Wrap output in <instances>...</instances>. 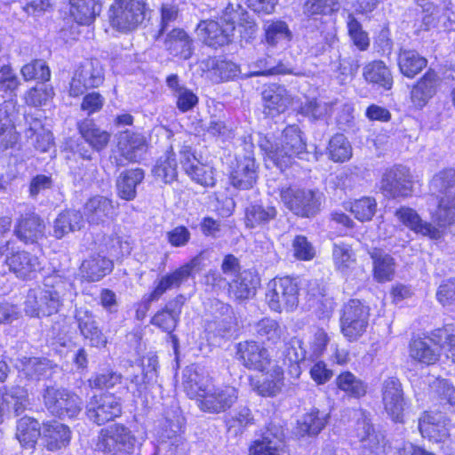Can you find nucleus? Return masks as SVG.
Masks as SVG:
<instances>
[{
    "label": "nucleus",
    "mask_w": 455,
    "mask_h": 455,
    "mask_svg": "<svg viewBox=\"0 0 455 455\" xmlns=\"http://www.w3.org/2000/svg\"><path fill=\"white\" fill-rule=\"evenodd\" d=\"M262 150L266 153V162L281 171L289 167L294 157L301 158V155L306 153L307 144L302 138V132L298 125H288L283 131L279 142L273 144L267 138L259 143Z\"/></svg>",
    "instance_id": "f257e3e1"
},
{
    "label": "nucleus",
    "mask_w": 455,
    "mask_h": 455,
    "mask_svg": "<svg viewBox=\"0 0 455 455\" xmlns=\"http://www.w3.org/2000/svg\"><path fill=\"white\" fill-rule=\"evenodd\" d=\"M0 257H4V264L9 271L19 279H32L44 268L39 257L28 251L20 250L12 239L0 244Z\"/></svg>",
    "instance_id": "f03ea898"
},
{
    "label": "nucleus",
    "mask_w": 455,
    "mask_h": 455,
    "mask_svg": "<svg viewBox=\"0 0 455 455\" xmlns=\"http://www.w3.org/2000/svg\"><path fill=\"white\" fill-rule=\"evenodd\" d=\"M148 10L147 0H114L108 9L110 26L122 33L133 31L143 23Z\"/></svg>",
    "instance_id": "7ed1b4c3"
},
{
    "label": "nucleus",
    "mask_w": 455,
    "mask_h": 455,
    "mask_svg": "<svg viewBox=\"0 0 455 455\" xmlns=\"http://www.w3.org/2000/svg\"><path fill=\"white\" fill-rule=\"evenodd\" d=\"M237 13L233 12V4L224 9L220 20L201 21L196 31L205 44L218 48L228 44L233 40Z\"/></svg>",
    "instance_id": "20e7f679"
},
{
    "label": "nucleus",
    "mask_w": 455,
    "mask_h": 455,
    "mask_svg": "<svg viewBox=\"0 0 455 455\" xmlns=\"http://www.w3.org/2000/svg\"><path fill=\"white\" fill-rule=\"evenodd\" d=\"M204 252L201 251L174 271L164 275L148 295L147 303L158 300L167 291L179 289L190 277L194 278L196 273H200L204 268Z\"/></svg>",
    "instance_id": "39448f33"
},
{
    "label": "nucleus",
    "mask_w": 455,
    "mask_h": 455,
    "mask_svg": "<svg viewBox=\"0 0 455 455\" xmlns=\"http://www.w3.org/2000/svg\"><path fill=\"white\" fill-rule=\"evenodd\" d=\"M60 306L59 288L52 284V278H47L44 287L28 292L24 311L31 317L49 316L56 314Z\"/></svg>",
    "instance_id": "423d86ee"
},
{
    "label": "nucleus",
    "mask_w": 455,
    "mask_h": 455,
    "mask_svg": "<svg viewBox=\"0 0 455 455\" xmlns=\"http://www.w3.org/2000/svg\"><path fill=\"white\" fill-rule=\"evenodd\" d=\"M138 441L133 433L124 425H114L102 429L97 448L103 455H132Z\"/></svg>",
    "instance_id": "0eeeda50"
},
{
    "label": "nucleus",
    "mask_w": 455,
    "mask_h": 455,
    "mask_svg": "<svg viewBox=\"0 0 455 455\" xmlns=\"http://www.w3.org/2000/svg\"><path fill=\"white\" fill-rule=\"evenodd\" d=\"M42 395L46 409L60 419L75 418L82 410L81 398L66 388L46 386Z\"/></svg>",
    "instance_id": "6e6552de"
},
{
    "label": "nucleus",
    "mask_w": 455,
    "mask_h": 455,
    "mask_svg": "<svg viewBox=\"0 0 455 455\" xmlns=\"http://www.w3.org/2000/svg\"><path fill=\"white\" fill-rule=\"evenodd\" d=\"M283 204L294 214L311 218L320 212L321 193L296 187L283 188L280 191Z\"/></svg>",
    "instance_id": "1a4fd4ad"
},
{
    "label": "nucleus",
    "mask_w": 455,
    "mask_h": 455,
    "mask_svg": "<svg viewBox=\"0 0 455 455\" xmlns=\"http://www.w3.org/2000/svg\"><path fill=\"white\" fill-rule=\"evenodd\" d=\"M299 290L297 283L285 276L275 278L268 283L266 300L271 310L281 313L291 312L299 305Z\"/></svg>",
    "instance_id": "9d476101"
},
{
    "label": "nucleus",
    "mask_w": 455,
    "mask_h": 455,
    "mask_svg": "<svg viewBox=\"0 0 455 455\" xmlns=\"http://www.w3.org/2000/svg\"><path fill=\"white\" fill-rule=\"evenodd\" d=\"M369 307L359 299H350L344 305L340 318L341 331L350 341L356 340L366 331L369 322Z\"/></svg>",
    "instance_id": "9b49d317"
},
{
    "label": "nucleus",
    "mask_w": 455,
    "mask_h": 455,
    "mask_svg": "<svg viewBox=\"0 0 455 455\" xmlns=\"http://www.w3.org/2000/svg\"><path fill=\"white\" fill-rule=\"evenodd\" d=\"M238 399V390L230 385L212 384L204 396L199 398L197 407L204 412L219 414L229 410Z\"/></svg>",
    "instance_id": "f8f14e48"
},
{
    "label": "nucleus",
    "mask_w": 455,
    "mask_h": 455,
    "mask_svg": "<svg viewBox=\"0 0 455 455\" xmlns=\"http://www.w3.org/2000/svg\"><path fill=\"white\" fill-rule=\"evenodd\" d=\"M122 413L121 399L113 394L95 395L85 406V414L89 420L101 426Z\"/></svg>",
    "instance_id": "ddd939ff"
},
{
    "label": "nucleus",
    "mask_w": 455,
    "mask_h": 455,
    "mask_svg": "<svg viewBox=\"0 0 455 455\" xmlns=\"http://www.w3.org/2000/svg\"><path fill=\"white\" fill-rule=\"evenodd\" d=\"M104 81V68L97 59L86 60L74 73L69 86V94L77 97L87 89L97 88Z\"/></svg>",
    "instance_id": "4468645a"
},
{
    "label": "nucleus",
    "mask_w": 455,
    "mask_h": 455,
    "mask_svg": "<svg viewBox=\"0 0 455 455\" xmlns=\"http://www.w3.org/2000/svg\"><path fill=\"white\" fill-rule=\"evenodd\" d=\"M412 180L408 168L395 165L387 170L380 181V189L386 196L396 199L411 196Z\"/></svg>",
    "instance_id": "2eb2a0df"
},
{
    "label": "nucleus",
    "mask_w": 455,
    "mask_h": 455,
    "mask_svg": "<svg viewBox=\"0 0 455 455\" xmlns=\"http://www.w3.org/2000/svg\"><path fill=\"white\" fill-rule=\"evenodd\" d=\"M381 395L387 416L394 422L403 423L407 402L400 380L395 377L385 379L381 387Z\"/></svg>",
    "instance_id": "dca6fc26"
},
{
    "label": "nucleus",
    "mask_w": 455,
    "mask_h": 455,
    "mask_svg": "<svg viewBox=\"0 0 455 455\" xmlns=\"http://www.w3.org/2000/svg\"><path fill=\"white\" fill-rule=\"evenodd\" d=\"M180 163L185 172L196 183L204 187H213L216 182L214 168L202 164L188 145L179 147Z\"/></svg>",
    "instance_id": "f3484780"
},
{
    "label": "nucleus",
    "mask_w": 455,
    "mask_h": 455,
    "mask_svg": "<svg viewBox=\"0 0 455 455\" xmlns=\"http://www.w3.org/2000/svg\"><path fill=\"white\" fill-rule=\"evenodd\" d=\"M235 355L236 359L249 370L265 371L271 363L267 349L254 340L239 342Z\"/></svg>",
    "instance_id": "a211bd4d"
},
{
    "label": "nucleus",
    "mask_w": 455,
    "mask_h": 455,
    "mask_svg": "<svg viewBox=\"0 0 455 455\" xmlns=\"http://www.w3.org/2000/svg\"><path fill=\"white\" fill-rule=\"evenodd\" d=\"M44 220L35 212L20 214L15 220L13 235L25 244L36 243L45 234Z\"/></svg>",
    "instance_id": "6ab92c4d"
},
{
    "label": "nucleus",
    "mask_w": 455,
    "mask_h": 455,
    "mask_svg": "<svg viewBox=\"0 0 455 455\" xmlns=\"http://www.w3.org/2000/svg\"><path fill=\"white\" fill-rule=\"evenodd\" d=\"M284 435L281 426L269 423L262 435L250 446V455H282Z\"/></svg>",
    "instance_id": "aec40b11"
},
{
    "label": "nucleus",
    "mask_w": 455,
    "mask_h": 455,
    "mask_svg": "<svg viewBox=\"0 0 455 455\" xmlns=\"http://www.w3.org/2000/svg\"><path fill=\"white\" fill-rule=\"evenodd\" d=\"M258 180V165L251 152L239 155L236 164L230 173V181L233 187L238 189L251 188Z\"/></svg>",
    "instance_id": "412c9836"
},
{
    "label": "nucleus",
    "mask_w": 455,
    "mask_h": 455,
    "mask_svg": "<svg viewBox=\"0 0 455 455\" xmlns=\"http://www.w3.org/2000/svg\"><path fill=\"white\" fill-rule=\"evenodd\" d=\"M332 261L335 270L346 280L354 279L360 272L356 254L352 245L344 243H334L332 246Z\"/></svg>",
    "instance_id": "4be33fe9"
},
{
    "label": "nucleus",
    "mask_w": 455,
    "mask_h": 455,
    "mask_svg": "<svg viewBox=\"0 0 455 455\" xmlns=\"http://www.w3.org/2000/svg\"><path fill=\"white\" fill-rule=\"evenodd\" d=\"M450 420L439 411L425 412L419 419V429L423 437L433 442H443L450 435Z\"/></svg>",
    "instance_id": "5701e85b"
},
{
    "label": "nucleus",
    "mask_w": 455,
    "mask_h": 455,
    "mask_svg": "<svg viewBox=\"0 0 455 455\" xmlns=\"http://www.w3.org/2000/svg\"><path fill=\"white\" fill-rule=\"evenodd\" d=\"M75 318L81 335L89 340L90 346L102 348L108 344V338L99 328L92 313L85 308L76 310Z\"/></svg>",
    "instance_id": "b1692460"
},
{
    "label": "nucleus",
    "mask_w": 455,
    "mask_h": 455,
    "mask_svg": "<svg viewBox=\"0 0 455 455\" xmlns=\"http://www.w3.org/2000/svg\"><path fill=\"white\" fill-rule=\"evenodd\" d=\"M212 384L210 376L197 366H188L182 372L184 391L190 398H196V404L198 403L199 398L204 396V394L206 393Z\"/></svg>",
    "instance_id": "393cba45"
},
{
    "label": "nucleus",
    "mask_w": 455,
    "mask_h": 455,
    "mask_svg": "<svg viewBox=\"0 0 455 455\" xmlns=\"http://www.w3.org/2000/svg\"><path fill=\"white\" fill-rule=\"evenodd\" d=\"M441 79L438 74L428 69L412 86L411 100L417 108H423L437 92Z\"/></svg>",
    "instance_id": "a878e982"
},
{
    "label": "nucleus",
    "mask_w": 455,
    "mask_h": 455,
    "mask_svg": "<svg viewBox=\"0 0 455 455\" xmlns=\"http://www.w3.org/2000/svg\"><path fill=\"white\" fill-rule=\"evenodd\" d=\"M395 216L400 222L417 234L435 240L440 239L443 235L440 228L434 227L431 223L423 221L417 212L410 207H400L395 211Z\"/></svg>",
    "instance_id": "bb28decb"
},
{
    "label": "nucleus",
    "mask_w": 455,
    "mask_h": 455,
    "mask_svg": "<svg viewBox=\"0 0 455 455\" xmlns=\"http://www.w3.org/2000/svg\"><path fill=\"white\" fill-rule=\"evenodd\" d=\"M363 77L367 84L384 92L390 91L394 84L390 68L380 60L366 63L363 68Z\"/></svg>",
    "instance_id": "cd10ccee"
},
{
    "label": "nucleus",
    "mask_w": 455,
    "mask_h": 455,
    "mask_svg": "<svg viewBox=\"0 0 455 455\" xmlns=\"http://www.w3.org/2000/svg\"><path fill=\"white\" fill-rule=\"evenodd\" d=\"M264 114L268 116H275L283 113L291 103V96L284 86L270 84L261 93Z\"/></svg>",
    "instance_id": "c85d7f7f"
},
{
    "label": "nucleus",
    "mask_w": 455,
    "mask_h": 455,
    "mask_svg": "<svg viewBox=\"0 0 455 455\" xmlns=\"http://www.w3.org/2000/svg\"><path fill=\"white\" fill-rule=\"evenodd\" d=\"M259 278L251 270H243L228 283V294L236 300L249 299L255 294Z\"/></svg>",
    "instance_id": "c756f323"
},
{
    "label": "nucleus",
    "mask_w": 455,
    "mask_h": 455,
    "mask_svg": "<svg viewBox=\"0 0 455 455\" xmlns=\"http://www.w3.org/2000/svg\"><path fill=\"white\" fill-rule=\"evenodd\" d=\"M117 148L126 160L138 162L146 149V140L140 133L125 130L119 134Z\"/></svg>",
    "instance_id": "7c9ffc66"
},
{
    "label": "nucleus",
    "mask_w": 455,
    "mask_h": 455,
    "mask_svg": "<svg viewBox=\"0 0 455 455\" xmlns=\"http://www.w3.org/2000/svg\"><path fill=\"white\" fill-rule=\"evenodd\" d=\"M77 128L92 151L100 152L108 145L110 133L100 128L92 119H84L77 124Z\"/></svg>",
    "instance_id": "2f4dec72"
},
{
    "label": "nucleus",
    "mask_w": 455,
    "mask_h": 455,
    "mask_svg": "<svg viewBox=\"0 0 455 455\" xmlns=\"http://www.w3.org/2000/svg\"><path fill=\"white\" fill-rule=\"evenodd\" d=\"M42 438L46 449L53 451L68 445L71 431L68 426L52 421L44 425Z\"/></svg>",
    "instance_id": "473e14b6"
},
{
    "label": "nucleus",
    "mask_w": 455,
    "mask_h": 455,
    "mask_svg": "<svg viewBox=\"0 0 455 455\" xmlns=\"http://www.w3.org/2000/svg\"><path fill=\"white\" fill-rule=\"evenodd\" d=\"M277 216L275 206L263 202H254L245 208L244 223L247 228H256L267 225Z\"/></svg>",
    "instance_id": "72a5a7b5"
},
{
    "label": "nucleus",
    "mask_w": 455,
    "mask_h": 455,
    "mask_svg": "<svg viewBox=\"0 0 455 455\" xmlns=\"http://www.w3.org/2000/svg\"><path fill=\"white\" fill-rule=\"evenodd\" d=\"M409 354L413 360L420 363L430 365L439 360L441 349L436 344L426 337H418L412 339L410 342Z\"/></svg>",
    "instance_id": "f704fd0d"
},
{
    "label": "nucleus",
    "mask_w": 455,
    "mask_h": 455,
    "mask_svg": "<svg viewBox=\"0 0 455 455\" xmlns=\"http://www.w3.org/2000/svg\"><path fill=\"white\" fill-rule=\"evenodd\" d=\"M144 171L140 168L126 170L116 180V192L121 199L133 200L137 196V187L144 180Z\"/></svg>",
    "instance_id": "c9c22d12"
},
{
    "label": "nucleus",
    "mask_w": 455,
    "mask_h": 455,
    "mask_svg": "<svg viewBox=\"0 0 455 455\" xmlns=\"http://www.w3.org/2000/svg\"><path fill=\"white\" fill-rule=\"evenodd\" d=\"M112 268V260L107 259L105 256L96 254L83 261L80 271L85 280L97 282L110 273Z\"/></svg>",
    "instance_id": "e433bc0d"
},
{
    "label": "nucleus",
    "mask_w": 455,
    "mask_h": 455,
    "mask_svg": "<svg viewBox=\"0 0 455 455\" xmlns=\"http://www.w3.org/2000/svg\"><path fill=\"white\" fill-rule=\"evenodd\" d=\"M166 84L176 98L177 108L183 113L192 110L198 104V97L188 88L180 84L176 74L166 78Z\"/></svg>",
    "instance_id": "4c0bfd02"
},
{
    "label": "nucleus",
    "mask_w": 455,
    "mask_h": 455,
    "mask_svg": "<svg viewBox=\"0 0 455 455\" xmlns=\"http://www.w3.org/2000/svg\"><path fill=\"white\" fill-rule=\"evenodd\" d=\"M249 68L248 76H268L293 73L291 66L284 64L281 60L276 61L270 56L259 58L249 65Z\"/></svg>",
    "instance_id": "58836bf2"
},
{
    "label": "nucleus",
    "mask_w": 455,
    "mask_h": 455,
    "mask_svg": "<svg viewBox=\"0 0 455 455\" xmlns=\"http://www.w3.org/2000/svg\"><path fill=\"white\" fill-rule=\"evenodd\" d=\"M69 12L76 23L89 26L100 15L101 4L95 0H70Z\"/></svg>",
    "instance_id": "ea45409f"
},
{
    "label": "nucleus",
    "mask_w": 455,
    "mask_h": 455,
    "mask_svg": "<svg viewBox=\"0 0 455 455\" xmlns=\"http://www.w3.org/2000/svg\"><path fill=\"white\" fill-rule=\"evenodd\" d=\"M164 45L171 54L181 59L188 60L192 55V40L183 29L173 28L168 32Z\"/></svg>",
    "instance_id": "a19ab883"
},
{
    "label": "nucleus",
    "mask_w": 455,
    "mask_h": 455,
    "mask_svg": "<svg viewBox=\"0 0 455 455\" xmlns=\"http://www.w3.org/2000/svg\"><path fill=\"white\" fill-rule=\"evenodd\" d=\"M84 225L83 214L76 210L60 212L53 222V236L61 239L66 235L80 230Z\"/></svg>",
    "instance_id": "79ce46f5"
},
{
    "label": "nucleus",
    "mask_w": 455,
    "mask_h": 455,
    "mask_svg": "<svg viewBox=\"0 0 455 455\" xmlns=\"http://www.w3.org/2000/svg\"><path fill=\"white\" fill-rule=\"evenodd\" d=\"M41 435L40 423L36 419L23 417L18 420L15 436L22 447L34 448Z\"/></svg>",
    "instance_id": "37998d69"
},
{
    "label": "nucleus",
    "mask_w": 455,
    "mask_h": 455,
    "mask_svg": "<svg viewBox=\"0 0 455 455\" xmlns=\"http://www.w3.org/2000/svg\"><path fill=\"white\" fill-rule=\"evenodd\" d=\"M264 31L265 42L271 48H284L292 37L288 25L282 20L266 22Z\"/></svg>",
    "instance_id": "c03bdc74"
},
{
    "label": "nucleus",
    "mask_w": 455,
    "mask_h": 455,
    "mask_svg": "<svg viewBox=\"0 0 455 455\" xmlns=\"http://www.w3.org/2000/svg\"><path fill=\"white\" fill-rule=\"evenodd\" d=\"M401 74L413 78L427 65V60L414 50H401L397 58Z\"/></svg>",
    "instance_id": "a18cd8bd"
},
{
    "label": "nucleus",
    "mask_w": 455,
    "mask_h": 455,
    "mask_svg": "<svg viewBox=\"0 0 455 455\" xmlns=\"http://www.w3.org/2000/svg\"><path fill=\"white\" fill-rule=\"evenodd\" d=\"M84 212L90 223L104 222L113 212L112 201L102 196H93L85 204Z\"/></svg>",
    "instance_id": "49530a36"
},
{
    "label": "nucleus",
    "mask_w": 455,
    "mask_h": 455,
    "mask_svg": "<svg viewBox=\"0 0 455 455\" xmlns=\"http://www.w3.org/2000/svg\"><path fill=\"white\" fill-rule=\"evenodd\" d=\"M429 188L437 198H455V170L445 169L439 172L433 177Z\"/></svg>",
    "instance_id": "de8ad7c7"
},
{
    "label": "nucleus",
    "mask_w": 455,
    "mask_h": 455,
    "mask_svg": "<svg viewBox=\"0 0 455 455\" xmlns=\"http://www.w3.org/2000/svg\"><path fill=\"white\" fill-rule=\"evenodd\" d=\"M373 262V276L379 282L390 281L395 274V259L381 250L374 249L370 252Z\"/></svg>",
    "instance_id": "09e8293b"
},
{
    "label": "nucleus",
    "mask_w": 455,
    "mask_h": 455,
    "mask_svg": "<svg viewBox=\"0 0 455 455\" xmlns=\"http://www.w3.org/2000/svg\"><path fill=\"white\" fill-rule=\"evenodd\" d=\"M18 361L20 364H17V367L30 379L47 376L48 371L57 367L55 363L47 358L23 356Z\"/></svg>",
    "instance_id": "8fccbe9b"
},
{
    "label": "nucleus",
    "mask_w": 455,
    "mask_h": 455,
    "mask_svg": "<svg viewBox=\"0 0 455 455\" xmlns=\"http://www.w3.org/2000/svg\"><path fill=\"white\" fill-rule=\"evenodd\" d=\"M335 382L338 388L349 397L359 399L367 393V384L350 371L341 372Z\"/></svg>",
    "instance_id": "3c124183"
},
{
    "label": "nucleus",
    "mask_w": 455,
    "mask_h": 455,
    "mask_svg": "<svg viewBox=\"0 0 455 455\" xmlns=\"http://www.w3.org/2000/svg\"><path fill=\"white\" fill-rule=\"evenodd\" d=\"M328 414L320 411L318 409H313L309 413L303 416L299 422V433L304 435H317L325 427L328 420Z\"/></svg>",
    "instance_id": "603ef678"
},
{
    "label": "nucleus",
    "mask_w": 455,
    "mask_h": 455,
    "mask_svg": "<svg viewBox=\"0 0 455 455\" xmlns=\"http://www.w3.org/2000/svg\"><path fill=\"white\" fill-rule=\"evenodd\" d=\"M3 400L8 410L15 416L21 415L30 405L28 391L21 387H12L3 395Z\"/></svg>",
    "instance_id": "864d4df0"
},
{
    "label": "nucleus",
    "mask_w": 455,
    "mask_h": 455,
    "mask_svg": "<svg viewBox=\"0 0 455 455\" xmlns=\"http://www.w3.org/2000/svg\"><path fill=\"white\" fill-rule=\"evenodd\" d=\"M174 156L172 147L170 151L157 160L152 170L155 177L164 183H171L177 177V162Z\"/></svg>",
    "instance_id": "5fc2aeb1"
},
{
    "label": "nucleus",
    "mask_w": 455,
    "mask_h": 455,
    "mask_svg": "<svg viewBox=\"0 0 455 455\" xmlns=\"http://www.w3.org/2000/svg\"><path fill=\"white\" fill-rule=\"evenodd\" d=\"M330 158L336 163H344L353 155V149L348 140L341 133L333 135L328 145Z\"/></svg>",
    "instance_id": "6e6d98bb"
},
{
    "label": "nucleus",
    "mask_w": 455,
    "mask_h": 455,
    "mask_svg": "<svg viewBox=\"0 0 455 455\" xmlns=\"http://www.w3.org/2000/svg\"><path fill=\"white\" fill-rule=\"evenodd\" d=\"M356 436L362 443H368L370 448L378 445L379 439L375 434L370 412L365 410L359 411V417L355 426Z\"/></svg>",
    "instance_id": "4d7b16f0"
},
{
    "label": "nucleus",
    "mask_w": 455,
    "mask_h": 455,
    "mask_svg": "<svg viewBox=\"0 0 455 455\" xmlns=\"http://www.w3.org/2000/svg\"><path fill=\"white\" fill-rule=\"evenodd\" d=\"M254 424V417L251 411L246 406L238 407L232 415L226 419V425L229 432L235 435L242 434L247 427Z\"/></svg>",
    "instance_id": "13d9d810"
},
{
    "label": "nucleus",
    "mask_w": 455,
    "mask_h": 455,
    "mask_svg": "<svg viewBox=\"0 0 455 455\" xmlns=\"http://www.w3.org/2000/svg\"><path fill=\"white\" fill-rule=\"evenodd\" d=\"M20 74L25 81L36 80L44 83L51 78L50 68L43 60H34L25 64L20 68Z\"/></svg>",
    "instance_id": "bf43d9fd"
},
{
    "label": "nucleus",
    "mask_w": 455,
    "mask_h": 455,
    "mask_svg": "<svg viewBox=\"0 0 455 455\" xmlns=\"http://www.w3.org/2000/svg\"><path fill=\"white\" fill-rule=\"evenodd\" d=\"M255 331L259 337L272 344L279 342L283 335V329L279 323L271 318H263L255 325Z\"/></svg>",
    "instance_id": "052dcab7"
},
{
    "label": "nucleus",
    "mask_w": 455,
    "mask_h": 455,
    "mask_svg": "<svg viewBox=\"0 0 455 455\" xmlns=\"http://www.w3.org/2000/svg\"><path fill=\"white\" fill-rule=\"evenodd\" d=\"M123 375L111 368H104L95 373L90 379L89 385L92 388L109 389L120 384Z\"/></svg>",
    "instance_id": "680f3d73"
},
{
    "label": "nucleus",
    "mask_w": 455,
    "mask_h": 455,
    "mask_svg": "<svg viewBox=\"0 0 455 455\" xmlns=\"http://www.w3.org/2000/svg\"><path fill=\"white\" fill-rule=\"evenodd\" d=\"M437 199L438 207L433 215V219L440 228H445L455 221V198L443 196Z\"/></svg>",
    "instance_id": "e2e57ef3"
},
{
    "label": "nucleus",
    "mask_w": 455,
    "mask_h": 455,
    "mask_svg": "<svg viewBox=\"0 0 455 455\" xmlns=\"http://www.w3.org/2000/svg\"><path fill=\"white\" fill-rule=\"evenodd\" d=\"M21 83L11 65H3L0 68V93L4 97L16 96Z\"/></svg>",
    "instance_id": "0e129e2a"
},
{
    "label": "nucleus",
    "mask_w": 455,
    "mask_h": 455,
    "mask_svg": "<svg viewBox=\"0 0 455 455\" xmlns=\"http://www.w3.org/2000/svg\"><path fill=\"white\" fill-rule=\"evenodd\" d=\"M331 112L332 103L317 100L316 99L307 100L300 107V113L314 121L324 119Z\"/></svg>",
    "instance_id": "69168bd1"
},
{
    "label": "nucleus",
    "mask_w": 455,
    "mask_h": 455,
    "mask_svg": "<svg viewBox=\"0 0 455 455\" xmlns=\"http://www.w3.org/2000/svg\"><path fill=\"white\" fill-rule=\"evenodd\" d=\"M350 212L358 220L362 222L369 221L377 212V202L373 197L363 196L351 203Z\"/></svg>",
    "instance_id": "338daca9"
},
{
    "label": "nucleus",
    "mask_w": 455,
    "mask_h": 455,
    "mask_svg": "<svg viewBox=\"0 0 455 455\" xmlns=\"http://www.w3.org/2000/svg\"><path fill=\"white\" fill-rule=\"evenodd\" d=\"M339 9V0H307L303 5V13L310 18L315 15H329Z\"/></svg>",
    "instance_id": "774afa93"
}]
</instances>
